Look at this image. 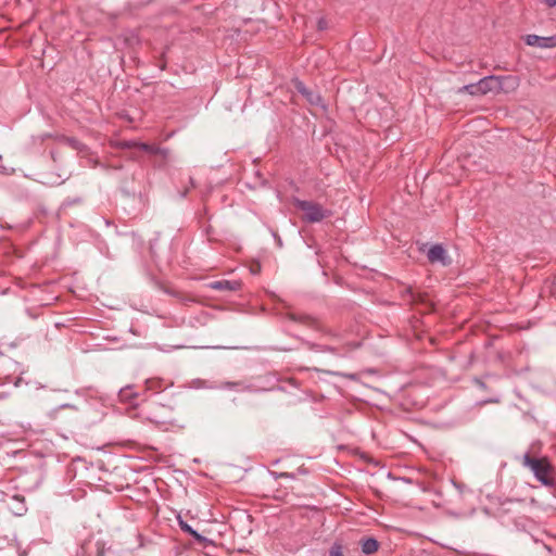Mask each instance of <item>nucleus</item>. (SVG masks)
I'll return each mask as SVG.
<instances>
[{
  "mask_svg": "<svg viewBox=\"0 0 556 556\" xmlns=\"http://www.w3.org/2000/svg\"><path fill=\"white\" fill-rule=\"evenodd\" d=\"M521 464L530 469L535 479L543 485L548 488L556 486V468L547 457H533L530 453H526L521 457Z\"/></svg>",
  "mask_w": 556,
  "mask_h": 556,
  "instance_id": "1",
  "label": "nucleus"
},
{
  "mask_svg": "<svg viewBox=\"0 0 556 556\" xmlns=\"http://www.w3.org/2000/svg\"><path fill=\"white\" fill-rule=\"evenodd\" d=\"M519 86V79L516 76H495L490 75L481 78L478 81V88H480V96H484L489 92H511Z\"/></svg>",
  "mask_w": 556,
  "mask_h": 556,
  "instance_id": "2",
  "label": "nucleus"
},
{
  "mask_svg": "<svg viewBox=\"0 0 556 556\" xmlns=\"http://www.w3.org/2000/svg\"><path fill=\"white\" fill-rule=\"evenodd\" d=\"M294 204L304 213L303 218L308 223H318L329 216V213L318 203L296 199Z\"/></svg>",
  "mask_w": 556,
  "mask_h": 556,
  "instance_id": "3",
  "label": "nucleus"
},
{
  "mask_svg": "<svg viewBox=\"0 0 556 556\" xmlns=\"http://www.w3.org/2000/svg\"><path fill=\"white\" fill-rule=\"evenodd\" d=\"M427 257L432 264L440 263L442 266H450L452 264V260L442 244H433L428 250Z\"/></svg>",
  "mask_w": 556,
  "mask_h": 556,
  "instance_id": "4",
  "label": "nucleus"
},
{
  "mask_svg": "<svg viewBox=\"0 0 556 556\" xmlns=\"http://www.w3.org/2000/svg\"><path fill=\"white\" fill-rule=\"evenodd\" d=\"M525 42L531 47L554 48L556 47V36L541 37L538 35H527Z\"/></svg>",
  "mask_w": 556,
  "mask_h": 556,
  "instance_id": "5",
  "label": "nucleus"
},
{
  "mask_svg": "<svg viewBox=\"0 0 556 556\" xmlns=\"http://www.w3.org/2000/svg\"><path fill=\"white\" fill-rule=\"evenodd\" d=\"M295 88H296V90H298L301 94H303V96L306 98V100H307L311 104H313V105H319V104H321V97H320L318 93H316V92H314V91L309 90L308 88H306V87H305V85H304L303 83L298 81V83L295 84Z\"/></svg>",
  "mask_w": 556,
  "mask_h": 556,
  "instance_id": "6",
  "label": "nucleus"
},
{
  "mask_svg": "<svg viewBox=\"0 0 556 556\" xmlns=\"http://www.w3.org/2000/svg\"><path fill=\"white\" fill-rule=\"evenodd\" d=\"M241 283L237 280H217L210 283V288L218 291H237Z\"/></svg>",
  "mask_w": 556,
  "mask_h": 556,
  "instance_id": "7",
  "label": "nucleus"
},
{
  "mask_svg": "<svg viewBox=\"0 0 556 556\" xmlns=\"http://www.w3.org/2000/svg\"><path fill=\"white\" fill-rule=\"evenodd\" d=\"M361 546H362V552L364 554L370 555L378 551L379 543L374 538H367V539L362 540Z\"/></svg>",
  "mask_w": 556,
  "mask_h": 556,
  "instance_id": "8",
  "label": "nucleus"
},
{
  "mask_svg": "<svg viewBox=\"0 0 556 556\" xmlns=\"http://www.w3.org/2000/svg\"><path fill=\"white\" fill-rule=\"evenodd\" d=\"M128 148L136 147L144 152L151 153V154H159L161 152V149L154 144H149L144 142H128L126 143Z\"/></svg>",
  "mask_w": 556,
  "mask_h": 556,
  "instance_id": "9",
  "label": "nucleus"
},
{
  "mask_svg": "<svg viewBox=\"0 0 556 556\" xmlns=\"http://www.w3.org/2000/svg\"><path fill=\"white\" fill-rule=\"evenodd\" d=\"M10 501L18 504V507H11V510L15 515L22 516L26 511V507L24 505V496L23 495L15 494V495L9 496V502Z\"/></svg>",
  "mask_w": 556,
  "mask_h": 556,
  "instance_id": "10",
  "label": "nucleus"
},
{
  "mask_svg": "<svg viewBox=\"0 0 556 556\" xmlns=\"http://www.w3.org/2000/svg\"><path fill=\"white\" fill-rule=\"evenodd\" d=\"M457 93H469L470 96H480V88H478V83L469 84L460 87L457 90Z\"/></svg>",
  "mask_w": 556,
  "mask_h": 556,
  "instance_id": "11",
  "label": "nucleus"
},
{
  "mask_svg": "<svg viewBox=\"0 0 556 556\" xmlns=\"http://www.w3.org/2000/svg\"><path fill=\"white\" fill-rule=\"evenodd\" d=\"M179 525L184 532L192 535L193 538H195L198 540L201 539V535L194 529H192V527H190L187 522L180 521Z\"/></svg>",
  "mask_w": 556,
  "mask_h": 556,
  "instance_id": "12",
  "label": "nucleus"
},
{
  "mask_svg": "<svg viewBox=\"0 0 556 556\" xmlns=\"http://www.w3.org/2000/svg\"><path fill=\"white\" fill-rule=\"evenodd\" d=\"M329 556H344L342 552V546L339 544H334L329 551Z\"/></svg>",
  "mask_w": 556,
  "mask_h": 556,
  "instance_id": "13",
  "label": "nucleus"
},
{
  "mask_svg": "<svg viewBox=\"0 0 556 556\" xmlns=\"http://www.w3.org/2000/svg\"><path fill=\"white\" fill-rule=\"evenodd\" d=\"M65 141L68 146H71L73 149H79L80 142L74 138H66Z\"/></svg>",
  "mask_w": 556,
  "mask_h": 556,
  "instance_id": "14",
  "label": "nucleus"
},
{
  "mask_svg": "<svg viewBox=\"0 0 556 556\" xmlns=\"http://www.w3.org/2000/svg\"><path fill=\"white\" fill-rule=\"evenodd\" d=\"M119 395L123 400H129L131 397L130 388H125V389L121 390Z\"/></svg>",
  "mask_w": 556,
  "mask_h": 556,
  "instance_id": "15",
  "label": "nucleus"
},
{
  "mask_svg": "<svg viewBox=\"0 0 556 556\" xmlns=\"http://www.w3.org/2000/svg\"><path fill=\"white\" fill-rule=\"evenodd\" d=\"M2 501L7 504V506H8L10 509H11V507H18V504H17V503H14V502H13V504H11V503L9 502V495H8V494H5V495L3 496Z\"/></svg>",
  "mask_w": 556,
  "mask_h": 556,
  "instance_id": "16",
  "label": "nucleus"
},
{
  "mask_svg": "<svg viewBox=\"0 0 556 556\" xmlns=\"http://www.w3.org/2000/svg\"><path fill=\"white\" fill-rule=\"evenodd\" d=\"M326 27H327V23H326V21H325L324 18H320V20L318 21V28H319L320 30H323V29H325Z\"/></svg>",
  "mask_w": 556,
  "mask_h": 556,
  "instance_id": "17",
  "label": "nucleus"
},
{
  "mask_svg": "<svg viewBox=\"0 0 556 556\" xmlns=\"http://www.w3.org/2000/svg\"><path fill=\"white\" fill-rule=\"evenodd\" d=\"M548 7L553 8L556 5V0H543Z\"/></svg>",
  "mask_w": 556,
  "mask_h": 556,
  "instance_id": "18",
  "label": "nucleus"
},
{
  "mask_svg": "<svg viewBox=\"0 0 556 556\" xmlns=\"http://www.w3.org/2000/svg\"><path fill=\"white\" fill-rule=\"evenodd\" d=\"M503 86H504L505 88H507V87H509V83H503Z\"/></svg>",
  "mask_w": 556,
  "mask_h": 556,
  "instance_id": "19",
  "label": "nucleus"
}]
</instances>
